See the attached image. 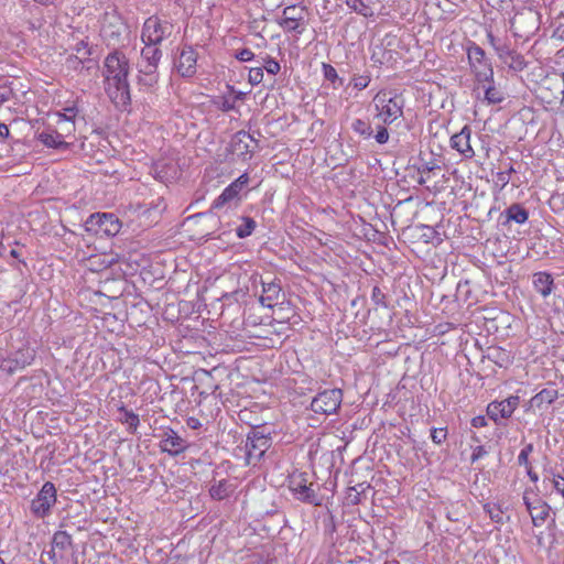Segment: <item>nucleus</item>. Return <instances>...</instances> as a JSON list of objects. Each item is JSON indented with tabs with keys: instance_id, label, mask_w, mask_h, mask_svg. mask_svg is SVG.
I'll return each instance as SVG.
<instances>
[{
	"instance_id": "nucleus-1",
	"label": "nucleus",
	"mask_w": 564,
	"mask_h": 564,
	"mask_svg": "<svg viewBox=\"0 0 564 564\" xmlns=\"http://www.w3.org/2000/svg\"><path fill=\"white\" fill-rule=\"evenodd\" d=\"M129 58L119 51L109 53L104 62V76L109 97L116 102L127 104L130 100L128 75Z\"/></svg>"
},
{
	"instance_id": "nucleus-2",
	"label": "nucleus",
	"mask_w": 564,
	"mask_h": 564,
	"mask_svg": "<svg viewBox=\"0 0 564 564\" xmlns=\"http://www.w3.org/2000/svg\"><path fill=\"white\" fill-rule=\"evenodd\" d=\"M373 118L383 124H392L403 116L404 99L391 90H380L372 99Z\"/></svg>"
},
{
	"instance_id": "nucleus-3",
	"label": "nucleus",
	"mask_w": 564,
	"mask_h": 564,
	"mask_svg": "<svg viewBox=\"0 0 564 564\" xmlns=\"http://www.w3.org/2000/svg\"><path fill=\"white\" fill-rule=\"evenodd\" d=\"M84 227L86 231L93 235L113 237L120 231L121 223L111 213H96L87 218Z\"/></svg>"
},
{
	"instance_id": "nucleus-4",
	"label": "nucleus",
	"mask_w": 564,
	"mask_h": 564,
	"mask_svg": "<svg viewBox=\"0 0 564 564\" xmlns=\"http://www.w3.org/2000/svg\"><path fill=\"white\" fill-rule=\"evenodd\" d=\"M306 7L300 4H292L283 9L280 19L278 20V23L283 29L284 32L301 35L306 30Z\"/></svg>"
},
{
	"instance_id": "nucleus-5",
	"label": "nucleus",
	"mask_w": 564,
	"mask_h": 564,
	"mask_svg": "<svg viewBox=\"0 0 564 564\" xmlns=\"http://www.w3.org/2000/svg\"><path fill=\"white\" fill-rule=\"evenodd\" d=\"M173 31V25L158 17L148 18L142 28L141 41L144 45L159 46L163 40L169 37Z\"/></svg>"
},
{
	"instance_id": "nucleus-6",
	"label": "nucleus",
	"mask_w": 564,
	"mask_h": 564,
	"mask_svg": "<svg viewBox=\"0 0 564 564\" xmlns=\"http://www.w3.org/2000/svg\"><path fill=\"white\" fill-rule=\"evenodd\" d=\"M467 57L475 83L485 84L494 79L492 66L480 46L471 44L467 50Z\"/></svg>"
},
{
	"instance_id": "nucleus-7",
	"label": "nucleus",
	"mask_w": 564,
	"mask_h": 564,
	"mask_svg": "<svg viewBox=\"0 0 564 564\" xmlns=\"http://www.w3.org/2000/svg\"><path fill=\"white\" fill-rule=\"evenodd\" d=\"M343 402V391L338 388L318 392L311 402V409L316 414L332 415L337 413Z\"/></svg>"
},
{
	"instance_id": "nucleus-8",
	"label": "nucleus",
	"mask_w": 564,
	"mask_h": 564,
	"mask_svg": "<svg viewBox=\"0 0 564 564\" xmlns=\"http://www.w3.org/2000/svg\"><path fill=\"white\" fill-rule=\"evenodd\" d=\"M271 437L259 430L251 431L246 441V464L256 466L271 446Z\"/></svg>"
},
{
	"instance_id": "nucleus-9",
	"label": "nucleus",
	"mask_w": 564,
	"mask_h": 564,
	"mask_svg": "<svg viewBox=\"0 0 564 564\" xmlns=\"http://www.w3.org/2000/svg\"><path fill=\"white\" fill-rule=\"evenodd\" d=\"M35 358V352L30 347H23L15 351L0 355V370L8 375L23 370L30 366Z\"/></svg>"
},
{
	"instance_id": "nucleus-10",
	"label": "nucleus",
	"mask_w": 564,
	"mask_h": 564,
	"mask_svg": "<svg viewBox=\"0 0 564 564\" xmlns=\"http://www.w3.org/2000/svg\"><path fill=\"white\" fill-rule=\"evenodd\" d=\"M56 502V488L54 484L46 481L36 497L31 501V511L37 518L50 514L51 508Z\"/></svg>"
},
{
	"instance_id": "nucleus-11",
	"label": "nucleus",
	"mask_w": 564,
	"mask_h": 564,
	"mask_svg": "<svg viewBox=\"0 0 564 564\" xmlns=\"http://www.w3.org/2000/svg\"><path fill=\"white\" fill-rule=\"evenodd\" d=\"M254 139L246 131L235 133L229 143V151L241 161L250 160L253 153Z\"/></svg>"
},
{
	"instance_id": "nucleus-12",
	"label": "nucleus",
	"mask_w": 564,
	"mask_h": 564,
	"mask_svg": "<svg viewBox=\"0 0 564 564\" xmlns=\"http://www.w3.org/2000/svg\"><path fill=\"white\" fill-rule=\"evenodd\" d=\"M252 286L261 285L260 303L267 307H273L279 300L281 286L274 281L265 282L259 273H252L250 278Z\"/></svg>"
},
{
	"instance_id": "nucleus-13",
	"label": "nucleus",
	"mask_w": 564,
	"mask_h": 564,
	"mask_svg": "<svg viewBox=\"0 0 564 564\" xmlns=\"http://www.w3.org/2000/svg\"><path fill=\"white\" fill-rule=\"evenodd\" d=\"M197 53L191 46H185L174 61V68L178 75L185 78L193 77L196 74Z\"/></svg>"
},
{
	"instance_id": "nucleus-14",
	"label": "nucleus",
	"mask_w": 564,
	"mask_h": 564,
	"mask_svg": "<svg viewBox=\"0 0 564 564\" xmlns=\"http://www.w3.org/2000/svg\"><path fill=\"white\" fill-rule=\"evenodd\" d=\"M248 173L241 174L238 178L231 182L221 194L213 202V208L219 209L226 204L237 199L241 191L248 185Z\"/></svg>"
},
{
	"instance_id": "nucleus-15",
	"label": "nucleus",
	"mask_w": 564,
	"mask_h": 564,
	"mask_svg": "<svg viewBox=\"0 0 564 564\" xmlns=\"http://www.w3.org/2000/svg\"><path fill=\"white\" fill-rule=\"evenodd\" d=\"M523 502L535 527L542 525L549 517L550 507L535 495H523Z\"/></svg>"
},
{
	"instance_id": "nucleus-16",
	"label": "nucleus",
	"mask_w": 564,
	"mask_h": 564,
	"mask_svg": "<svg viewBox=\"0 0 564 564\" xmlns=\"http://www.w3.org/2000/svg\"><path fill=\"white\" fill-rule=\"evenodd\" d=\"M519 405V397H509L502 401L490 402L487 406V415L495 422L509 419Z\"/></svg>"
},
{
	"instance_id": "nucleus-17",
	"label": "nucleus",
	"mask_w": 564,
	"mask_h": 564,
	"mask_svg": "<svg viewBox=\"0 0 564 564\" xmlns=\"http://www.w3.org/2000/svg\"><path fill=\"white\" fill-rule=\"evenodd\" d=\"M289 488L296 499L317 505V502H315L316 495L311 486L307 485V480L303 474L292 475L289 480Z\"/></svg>"
},
{
	"instance_id": "nucleus-18",
	"label": "nucleus",
	"mask_w": 564,
	"mask_h": 564,
	"mask_svg": "<svg viewBox=\"0 0 564 564\" xmlns=\"http://www.w3.org/2000/svg\"><path fill=\"white\" fill-rule=\"evenodd\" d=\"M471 130L468 126H464L462 130L449 140V145L453 150L457 151L464 159H473L475 151L470 144Z\"/></svg>"
},
{
	"instance_id": "nucleus-19",
	"label": "nucleus",
	"mask_w": 564,
	"mask_h": 564,
	"mask_svg": "<svg viewBox=\"0 0 564 564\" xmlns=\"http://www.w3.org/2000/svg\"><path fill=\"white\" fill-rule=\"evenodd\" d=\"M160 448L162 452L167 453L171 456H176L187 448V442L174 430L167 429L160 442Z\"/></svg>"
},
{
	"instance_id": "nucleus-20",
	"label": "nucleus",
	"mask_w": 564,
	"mask_h": 564,
	"mask_svg": "<svg viewBox=\"0 0 564 564\" xmlns=\"http://www.w3.org/2000/svg\"><path fill=\"white\" fill-rule=\"evenodd\" d=\"M138 85L144 91H153L159 83V72L151 64H137Z\"/></svg>"
},
{
	"instance_id": "nucleus-21",
	"label": "nucleus",
	"mask_w": 564,
	"mask_h": 564,
	"mask_svg": "<svg viewBox=\"0 0 564 564\" xmlns=\"http://www.w3.org/2000/svg\"><path fill=\"white\" fill-rule=\"evenodd\" d=\"M37 140L45 147L55 150H68L70 143L65 141V134L48 127L37 133Z\"/></svg>"
},
{
	"instance_id": "nucleus-22",
	"label": "nucleus",
	"mask_w": 564,
	"mask_h": 564,
	"mask_svg": "<svg viewBox=\"0 0 564 564\" xmlns=\"http://www.w3.org/2000/svg\"><path fill=\"white\" fill-rule=\"evenodd\" d=\"M496 53L502 63L516 72L523 70L527 65L523 56L510 48L507 44L497 46Z\"/></svg>"
},
{
	"instance_id": "nucleus-23",
	"label": "nucleus",
	"mask_w": 564,
	"mask_h": 564,
	"mask_svg": "<svg viewBox=\"0 0 564 564\" xmlns=\"http://www.w3.org/2000/svg\"><path fill=\"white\" fill-rule=\"evenodd\" d=\"M123 30L121 19L115 13H106L101 24V35L106 40L118 39Z\"/></svg>"
},
{
	"instance_id": "nucleus-24",
	"label": "nucleus",
	"mask_w": 564,
	"mask_h": 564,
	"mask_svg": "<svg viewBox=\"0 0 564 564\" xmlns=\"http://www.w3.org/2000/svg\"><path fill=\"white\" fill-rule=\"evenodd\" d=\"M480 90L484 91V100L487 104H500L505 100L503 93L495 86V80L485 84L475 83L474 93L479 97Z\"/></svg>"
},
{
	"instance_id": "nucleus-25",
	"label": "nucleus",
	"mask_w": 564,
	"mask_h": 564,
	"mask_svg": "<svg viewBox=\"0 0 564 564\" xmlns=\"http://www.w3.org/2000/svg\"><path fill=\"white\" fill-rule=\"evenodd\" d=\"M532 283L534 290L541 294L542 297H547L554 289V280L553 276L544 271L536 272L533 274Z\"/></svg>"
},
{
	"instance_id": "nucleus-26",
	"label": "nucleus",
	"mask_w": 564,
	"mask_h": 564,
	"mask_svg": "<svg viewBox=\"0 0 564 564\" xmlns=\"http://www.w3.org/2000/svg\"><path fill=\"white\" fill-rule=\"evenodd\" d=\"M558 398L556 389L546 388L533 395L530 400V406L538 410H544Z\"/></svg>"
},
{
	"instance_id": "nucleus-27",
	"label": "nucleus",
	"mask_w": 564,
	"mask_h": 564,
	"mask_svg": "<svg viewBox=\"0 0 564 564\" xmlns=\"http://www.w3.org/2000/svg\"><path fill=\"white\" fill-rule=\"evenodd\" d=\"M161 57L162 51L158 46L144 45L141 50V58L138 64H151L153 67L158 68Z\"/></svg>"
},
{
	"instance_id": "nucleus-28",
	"label": "nucleus",
	"mask_w": 564,
	"mask_h": 564,
	"mask_svg": "<svg viewBox=\"0 0 564 564\" xmlns=\"http://www.w3.org/2000/svg\"><path fill=\"white\" fill-rule=\"evenodd\" d=\"M78 112L79 109L76 102H73L72 105L64 107L62 110H58L54 113V116L56 117V124L75 122Z\"/></svg>"
},
{
	"instance_id": "nucleus-29",
	"label": "nucleus",
	"mask_w": 564,
	"mask_h": 564,
	"mask_svg": "<svg viewBox=\"0 0 564 564\" xmlns=\"http://www.w3.org/2000/svg\"><path fill=\"white\" fill-rule=\"evenodd\" d=\"M345 3L351 11L364 18H371L375 13L372 7L366 0H345Z\"/></svg>"
},
{
	"instance_id": "nucleus-30",
	"label": "nucleus",
	"mask_w": 564,
	"mask_h": 564,
	"mask_svg": "<svg viewBox=\"0 0 564 564\" xmlns=\"http://www.w3.org/2000/svg\"><path fill=\"white\" fill-rule=\"evenodd\" d=\"M234 491L232 485L227 480H220L213 485L209 489L210 496L214 499L223 500Z\"/></svg>"
},
{
	"instance_id": "nucleus-31",
	"label": "nucleus",
	"mask_w": 564,
	"mask_h": 564,
	"mask_svg": "<svg viewBox=\"0 0 564 564\" xmlns=\"http://www.w3.org/2000/svg\"><path fill=\"white\" fill-rule=\"evenodd\" d=\"M72 545V536L66 531H57L54 533L52 539L53 549H57L61 552L67 551Z\"/></svg>"
},
{
	"instance_id": "nucleus-32",
	"label": "nucleus",
	"mask_w": 564,
	"mask_h": 564,
	"mask_svg": "<svg viewBox=\"0 0 564 564\" xmlns=\"http://www.w3.org/2000/svg\"><path fill=\"white\" fill-rule=\"evenodd\" d=\"M508 220L517 224H524L529 218V213L519 204H513L507 209Z\"/></svg>"
},
{
	"instance_id": "nucleus-33",
	"label": "nucleus",
	"mask_w": 564,
	"mask_h": 564,
	"mask_svg": "<svg viewBox=\"0 0 564 564\" xmlns=\"http://www.w3.org/2000/svg\"><path fill=\"white\" fill-rule=\"evenodd\" d=\"M120 411L122 412L121 423L128 426L130 433H134L140 424L139 415L133 411L127 410L124 406H121Z\"/></svg>"
},
{
	"instance_id": "nucleus-34",
	"label": "nucleus",
	"mask_w": 564,
	"mask_h": 564,
	"mask_svg": "<svg viewBox=\"0 0 564 564\" xmlns=\"http://www.w3.org/2000/svg\"><path fill=\"white\" fill-rule=\"evenodd\" d=\"M484 510L495 523L503 522V510L499 503L487 502L484 505Z\"/></svg>"
},
{
	"instance_id": "nucleus-35",
	"label": "nucleus",
	"mask_w": 564,
	"mask_h": 564,
	"mask_svg": "<svg viewBox=\"0 0 564 564\" xmlns=\"http://www.w3.org/2000/svg\"><path fill=\"white\" fill-rule=\"evenodd\" d=\"M256 227L257 224L252 218L242 217V223L236 228V235L241 239L247 238L253 232Z\"/></svg>"
},
{
	"instance_id": "nucleus-36",
	"label": "nucleus",
	"mask_w": 564,
	"mask_h": 564,
	"mask_svg": "<svg viewBox=\"0 0 564 564\" xmlns=\"http://www.w3.org/2000/svg\"><path fill=\"white\" fill-rule=\"evenodd\" d=\"M242 96V93H237L235 96H223L219 98V100L216 102L217 107L223 111H231L236 108V102L239 100Z\"/></svg>"
},
{
	"instance_id": "nucleus-37",
	"label": "nucleus",
	"mask_w": 564,
	"mask_h": 564,
	"mask_svg": "<svg viewBox=\"0 0 564 564\" xmlns=\"http://www.w3.org/2000/svg\"><path fill=\"white\" fill-rule=\"evenodd\" d=\"M351 129L354 132H356L357 134L361 135L365 139H369L373 133L370 123L366 122L362 119L354 120L351 123Z\"/></svg>"
},
{
	"instance_id": "nucleus-38",
	"label": "nucleus",
	"mask_w": 564,
	"mask_h": 564,
	"mask_svg": "<svg viewBox=\"0 0 564 564\" xmlns=\"http://www.w3.org/2000/svg\"><path fill=\"white\" fill-rule=\"evenodd\" d=\"M370 82H371V76L369 73H365L361 75H354V77L351 79V84H352L354 88H356L358 90H362V89L367 88L369 86Z\"/></svg>"
},
{
	"instance_id": "nucleus-39",
	"label": "nucleus",
	"mask_w": 564,
	"mask_h": 564,
	"mask_svg": "<svg viewBox=\"0 0 564 564\" xmlns=\"http://www.w3.org/2000/svg\"><path fill=\"white\" fill-rule=\"evenodd\" d=\"M91 264L98 263V269L109 268L117 262L113 256H98L90 259Z\"/></svg>"
},
{
	"instance_id": "nucleus-40",
	"label": "nucleus",
	"mask_w": 564,
	"mask_h": 564,
	"mask_svg": "<svg viewBox=\"0 0 564 564\" xmlns=\"http://www.w3.org/2000/svg\"><path fill=\"white\" fill-rule=\"evenodd\" d=\"M263 80V68L262 67H252L249 69L248 82L252 86H257Z\"/></svg>"
},
{
	"instance_id": "nucleus-41",
	"label": "nucleus",
	"mask_w": 564,
	"mask_h": 564,
	"mask_svg": "<svg viewBox=\"0 0 564 564\" xmlns=\"http://www.w3.org/2000/svg\"><path fill=\"white\" fill-rule=\"evenodd\" d=\"M263 64L262 68H264L270 75H276L281 69L279 62L270 56H265L263 58Z\"/></svg>"
},
{
	"instance_id": "nucleus-42",
	"label": "nucleus",
	"mask_w": 564,
	"mask_h": 564,
	"mask_svg": "<svg viewBox=\"0 0 564 564\" xmlns=\"http://www.w3.org/2000/svg\"><path fill=\"white\" fill-rule=\"evenodd\" d=\"M532 451H533V445L532 444H527L521 449V452L518 455V463H519L520 466H524V467L529 466V455L532 453Z\"/></svg>"
},
{
	"instance_id": "nucleus-43",
	"label": "nucleus",
	"mask_w": 564,
	"mask_h": 564,
	"mask_svg": "<svg viewBox=\"0 0 564 564\" xmlns=\"http://www.w3.org/2000/svg\"><path fill=\"white\" fill-rule=\"evenodd\" d=\"M386 126L383 123L377 126V132L373 137L379 144H386L389 141V131Z\"/></svg>"
},
{
	"instance_id": "nucleus-44",
	"label": "nucleus",
	"mask_w": 564,
	"mask_h": 564,
	"mask_svg": "<svg viewBox=\"0 0 564 564\" xmlns=\"http://www.w3.org/2000/svg\"><path fill=\"white\" fill-rule=\"evenodd\" d=\"M371 300L378 306H387L386 295L379 286H375L371 292Z\"/></svg>"
},
{
	"instance_id": "nucleus-45",
	"label": "nucleus",
	"mask_w": 564,
	"mask_h": 564,
	"mask_svg": "<svg viewBox=\"0 0 564 564\" xmlns=\"http://www.w3.org/2000/svg\"><path fill=\"white\" fill-rule=\"evenodd\" d=\"M447 437V432L445 429H433L431 431V438L433 443L440 445L442 444Z\"/></svg>"
},
{
	"instance_id": "nucleus-46",
	"label": "nucleus",
	"mask_w": 564,
	"mask_h": 564,
	"mask_svg": "<svg viewBox=\"0 0 564 564\" xmlns=\"http://www.w3.org/2000/svg\"><path fill=\"white\" fill-rule=\"evenodd\" d=\"M552 488L564 498V477L554 475L550 479Z\"/></svg>"
},
{
	"instance_id": "nucleus-47",
	"label": "nucleus",
	"mask_w": 564,
	"mask_h": 564,
	"mask_svg": "<svg viewBox=\"0 0 564 564\" xmlns=\"http://www.w3.org/2000/svg\"><path fill=\"white\" fill-rule=\"evenodd\" d=\"M240 62H250L254 58V53L250 48H242L235 54Z\"/></svg>"
},
{
	"instance_id": "nucleus-48",
	"label": "nucleus",
	"mask_w": 564,
	"mask_h": 564,
	"mask_svg": "<svg viewBox=\"0 0 564 564\" xmlns=\"http://www.w3.org/2000/svg\"><path fill=\"white\" fill-rule=\"evenodd\" d=\"M76 52L78 54V56H76V59H78L79 63H82V61L90 54L87 44L83 41L76 45Z\"/></svg>"
},
{
	"instance_id": "nucleus-49",
	"label": "nucleus",
	"mask_w": 564,
	"mask_h": 564,
	"mask_svg": "<svg viewBox=\"0 0 564 564\" xmlns=\"http://www.w3.org/2000/svg\"><path fill=\"white\" fill-rule=\"evenodd\" d=\"M57 126L59 127V130L57 131L63 132L65 134V138L72 135L76 130L75 122H66Z\"/></svg>"
},
{
	"instance_id": "nucleus-50",
	"label": "nucleus",
	"mask_w": 564,
	"mask_h": 564,
	"mask_svg": "<svg viewBox=\"0 0 564 564\" xmlns=\"http://www.w3.org/2000/svg\"><path fill=\"white\" fill-rule=\"evenodd\" d=\"M514 170L510 167L508 171H501L497 173V180L501 183L502 187L510 182V175Z\"/></svg>"
},
{
	"instance_id": "nucleus-51",
	"label": "nucleus",
	"mask_w": 564,
	"mask_h": 564,
	"mask_svg": "<svg viewBox=\"0 0 564 564\" xmlns=\"http://www.w3.org/2000/svg\"><path fill=\"white\" fill-rule=\"evenodd\" d=\"M12 97V90L7 86H0V106L10 100Z\"/></svg>"
},
{
	"instance_id": "nucleus-52",
	"label": "nucleus",
	"mask_w": 564,
	"mask_h": 564,
	"mask_svg": "<svg viewBox=\"0 0 564 564\" xmlns=\"http://www.w3.org/2000/svg\"><path fill=\"white\" fill-rule=\"evenodd\" d=\"M486 454H487V451L485 449L484 446H481V445L480 446H476L474 448L471 457H470L471 463H475L478 459L482 458Z\"/></svg>"
},
{
	"instance_id": "nucleus-53",
	"label": "nucleus",
	"mask_w": 564,
	"mask_h": 564,
	"mask_svg": "<svg viewBox=\"0 0 564 564\" xmlns=\"http://www.w3.org/2000/svg\"><path fill=\"white\" fill-rule=\"evenodd\" d=\"M324 75L328 80L334 82L338 75L336 69L332 65L324 64Z\"/></svg>"
},
{
	"instance_id": "nucleus-54",
	"label": "nucleus",
	"mask_w": 564,
	"mask_h": 564,
	"mask_svg": "<svg viewBox=\"0 0 564 564\" xmlns=\"http://www.w3.org/2000/svg\"><path fill=\"white\" fill-rule=\"evenodd\" d=\"M48 556L54 564H57L64 557V553L57 549L52 547V550L48 552Z\"/></svg>"
},
{
	"instance_id": "nucleus-55",
	"label": "nucleus",
	"mask_w": 564,
	"mask_h": 564,
	"mask_svg": "<svg viewBox=\"0 0 564 564\" xmlns=\"http://www.w3.org/2000/svg\"><path fill=\"white\" fill-rule=\"evenodd\" d=\"M186 425L192 430H197L202 426V423L197 417L189 416L186 420Z\"/></svg>"
},
{
	"instance_id": "nucleus-56",
	"label": "nucleus",
	"mask_w": 564,
	"mask_h": 564,
	"mask_svg": "<svg viewBox=\"0 0 564 564\" xmlns=\"http://www.w3.org/2000/svg\"><path fill=\"white\" fill-rule=\"evenodd\" d=\"M471 425H473L474 427H482V426H486V425H487L486 417H485V416H482V415L475 416V417L471 420Z\"/></svg>"
},
{
	"instance_id": "nucleus-57",
	"label": "nucleus",
	"mask_w": 564,
	"mask_h": 564,
	"mask_svg": "<svg viewBox=\"0 0 564 564\" xmlns=\"http://www.w3.org/2000/svg\"><path fill=\"white\" fill-rule=\"evenodd\" d=\"M487 39H488V42L490 43V45L496 50L497 46H501V44H498L497 41H496V37L494 36V34L491 32H488L487 33Z\"/></svg>"
},
{
	"instance_id": "nucleus-58",
	"label": "nucleus",
	"mask_w": 564,
	"mask_h": 564,
	"mask_svg": "<svg viewBox=\"0 0 564 564\" xmlns=\"http://www.w3.org/2000/svg\"><path fill=\"white\" fill-rule=\"evenodd\" d=\"M9 135V128L7 124L0 122V137L7 138Z\"/></svg>"
},
{
	"instance_id": "nucleus-59",
	"label": "nucleus",
	"mask_w": 564,
	"mask_h": 564,
	"mask_svg": "<svg viewBox=\"0 0 564 564\" xmlns=\"http://www.w3.org/2000/svg\"><path fill=\"white\" fill-rule=\"evenodd\" d=\"M497 355H503V356H505V358H502V361H496L500 367H502L505 362H508V361H509V357H508V355L506 354V351H499V350H497Z\"/></svg>"
},
{
	"instance_id": "nucleus-60",
	"label": "nucleus",
	"mask_w": 564,
	"mask_h": 564,
	"mask_svg": "<svg viewBox=\"0 0 564 564\" xmlns=\"http://www.w3.org/2000/svg\"><path fill=\"white\" fill-rule=\"evenodd\" d=\"M528 475H529V477L531 478V480H532V481H536V480H538V475H536V474L531 473V470H530V469L528 470Z\"/></svg>"
},
{
	"instance_id": "nucleus-61",
	"label": "nucleus",
	"mask_w": 564,
	"mask_h": 564,
	"mask_svg": "<svg viewBox=\"0 0 564 564\" xmlns=\"http://www.w3.org/2000/svg\"><path fill=\"white\" fill-rule=\"evenodd\" d=\"M11 254H12L13 257H17V251H15V250H12V251H11Z\"/></svg>"
},
{
	"instance_id": "nucleus-62",
	"label": "nucleus",
	"mask_w": 564,
	"mask_h": 564,
	"mask_svg": "<svg viewBox=\"0 0 564 564\" xmlns=\"http://www.w3.org/2000/svg\"><path fill=\"white\" fill-rule=\"evenodd\" d=\"M498 356H499V360L502 361V358H505V356L503 355H498Z\"/></svg>"
},
{
	"instance_id": "nucleus-63",
	"label": "nucleus",
	"mask_w": 564,
	"mask_h": 564,
	"mask_svg": "<svg viewBox=\"0 0 564 564\" xmlns=\"http://www.w3.org/2000/svg\"><path fill=\"white\" fill-rule=\"evenodd\" d=\"M0 564H6L4 561L0 557Z\"/></svg>"
}]
</instances>
